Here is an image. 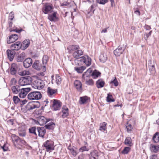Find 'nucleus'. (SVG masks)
Here are the masks:
<instances>
[{
    "label": "nucleus",
    "instance_id": "obj_63",
    "mask_svg": "<svg viewBox=\"0 0 159 159\" xmlns=\"http://www.w3.org/2000/svg\"><path fill=\"white\" fill-rule=\"evenodd\" d=\"M145 28L147 30H148L151 29L150 26L148 25H145Z\"/></svg>",
    "mask_w": 159,
    "mask_h": 159
},
{
    "label": "nucleus",
    "instance_id": "obj_20",
    "mask_svg": "<svg viewBox=\"0 0 159 159\" xmlns=\"http://www.w3.org/2000/svg\"><path fill=\"white\" fill-rule=\"evenodd\" d=\"M30 44V40L29 39H27L24 40L23 42L21 45V49L24 50L26 49L29 46Z\"/></svg>",
    "mask_w": 159,
    "mask_h": 159
},
{
    "label": "nucleus",
    "instance_id": "obj_52",
    "mask_svg": "<svg viewBox=\"0 0 159 159\" xmlns=\"http://www.w3.org/2000/svg\"><path fill=\"white\" fill-rule=\"evenodd\" d=\"M13 100L14 102L16 104L18 103V102L20 101V99L18 98L17 96H14L13 97Z\"/></svg>",
    "mask_w": 159,
    "mask_h": 159
},
{
    "label": "nucleus",
    "instance_id": "obj_34",
    "mask_svg": "<svg viewBox=\"0 0 159 159\" xmlns=\"http://www.w3.org/2000/svg\"><path fill=\"white\" fill-rule=\"evenodd\" d=\"M92 71L91 69L90 68L86 72L84 73L83 74V78L85 80L86 78H89L90 75V73Z\"/></svg>",
    "mask_w": 159,
    "mask_h": 159
},
{
    "label": "nucleus",
    "instance_id": "obj_13",
    "mask_svg": "<svg viewBox=\"0 0 159 159\" xmlns=\"http://www.w3.org/2000/svg\"><path fill=\"white\" fill-rule=\"evenodd\" d=\"M125 47H122L121 46L114 51V53L116 56H119L122 54L125 49Z\"/></svg>",
    "mask_w": 159,
    "mask_h": 159
},
{
    "label": "nucleus",
    "instance_id": "obj_64",
    "mask_svg": "<svg viewBox=\"0 0 159 159\" xmlns=\"http://www.w3.org/2000/svg\"><path fill=\"white\" fill-rule=\"evenodd\" d=\"M78 159H84V155L83 154L80 155L78 157Z\"/></svg>",
    "mask_w": 159,
    "mask_h": 159
},
{
    "label": "nucleus",
    "instance_id": "obj_43",
    "mask_svg": "<svg viewBox=\"0 0 159 159\" xmlns=\"http://www.w3.org/2000/svg\"><path fill=\"white\" fill-rule=\"evenodd\" d=\"M125 145L131 146L132 142L131 138L129 137L126 138L125 140Z\"/></svg>",
    "mask_w": 159,
    "mask_h": 159
},
{
    "label": "nucleus",
    "instance_id": "obj_27",
    "mask_svg": "<svg viewBox=\"0 0 159 159\" xmlns=\"http://www.w3.org/2000/svg\"><path fill=\"white\" fill-rule=\"evenodd\" d=\"M32 67L37 70H39L41 68L42 66L39 61L37 60L35 61Z\"/></svg>",
    "mask_w": 159,
    "mask_h": 159
},
{
    "label": "nucleus",
    "instance_id": "obj_59",
    "mask_svg": "<svg viewBox=\"0 0 159 159\" xmlns=\"http://www.w3.org/2000/svg\"><path fill=\"white\" fill-rule=\"evenodd\" d=\"M1 147L4 151H7L8 149V147L6 146V144H4L3 146H2Z\"/></svg>",
    "mask_w": 159,
    "mask_h": 159
},
{
    "label": "nucleus",
    "instance_id": "obj_60",
    "mask_svg": "<svg viewBox=\"0 0 159 159\" xmlns=\"http://www.w3.org/2000/svg\"><path fill=\"white\" fill-rule=\"evenodd\" d=\"M148 67H149V66H152V65H154V62H152V61L151 60L148 61Z\"/></svg>",
    "mask_w": 159,
    "mask_h": 159
},
{
    "label": "nucleus",
    "instance_id": "obj_30",
    "mask_svg": "<svg viewBox=\"0 0 159 159\" xmlns=\"http://www.w3.org/2000/svg\"><path fill=\"white\" fill-rule=\"evenodd\" d=\"M150 149L152 152H157L159 150V145L152 144L150 145Z\"/></svg>",
    "mask_w": 159,
    "mask_h": 159
},
{
    "label": "nucleus",
    "instance_id": "obj_23",
    "mask_svg": "<svg viewBox=\"0 0 159 159\" xmlns=\"http://www.w3.org/2000/svg\"><path fill=\"white\" fill-rule=\"evenodd\" d=\"M99 59L100 61L103 63L105 62L107 59L106 53L104 52L102 53L99 57Z\"/></svg>",
    "mask_w": 159,
    "mask_h": 159
},
{
    "label": "nucleus",
    "instance_id": "obj_19",
    "mask_svg": "<svg viewBox=\"0 0 159 159\" xmlns=\"http://www.w3.org/2000/svg\"><path fill=\"white\" fill-rule=\"evenodd\" d=\"M32 63V60L30 58H27L23 61L24 66L26 68H29L31 66Z\"/></svg>",
    "mask_w": 159,
    "mask_h": 159
},
{
    "label": "nucleus",
    "instance_id": "obj_28",
    "mask_svg": "<svg viewBox=\"0 0 159 159\" xmlns=\"http://www.w3.org/2000/svg\"><path fill=\"white\" fill-rule=\"evenodd\" d=\"M79 48L80 47L78 45H70L67 48V49L70 53L76 50H78Z\"/></svg>",
    "mask_w": 159,
    "mask_h": 159
},
{
    "label": "nucleus",
    "instance_id": "obj_31",
    "mask_svg": "<svg viewBox=\"0 0 159 159\" xmlns=\"http://www.w3.org/2000/svg\"><path fill=\"white\" fill-rule=\"evenodd\" d=\"M89 159H98V155L96 151H94L90 153Z\"/></svg>",
    "mask_w": 159,
    "mask_h": 159
},
{
    "label": "nucleus",
    "instance_id": "obj_50",
    "mask_svg": "<svg viewBox=\"0 0 159 159\" xmlns=\"http://www.w3.org/2000/svg\"><path fill=\"white\" fill-rule=\"evenodd\" d=\"M86 84L88 85H92L93 84V81L92 79H89V80H87L86 79Z\"/></svg>",
    "mask_w": 159,
    "mask_h": 159
},
{
    "label": "nucleus",
    "instance_id": "obj_51",
    "mask_svg": "<svg viewBox=\"0 0 159 159\" xmlns=\"http://www.w3.org/2000/svg\"><path fill=\"white\" fill-rule=\"evenodd\" d=\"M152 31H150L148 33H146L144 34V38L145 40H147L148 38L151 35Z\"/></svg>",
    "mask_w": 159,
    "mask_h": 159
},
{
    "label": "nucleus",
    "instance_id": "obj_5",
    "mask_svg": "<svg viewBox=\"0 0 159 159\" xmlns=\"http://www.w3.org/2000/svg\"><path fill=\"white\" fill-rule=\"evenodd\" d=\"M41 93L39 91H34L30 93L28 95V98L31 100H39L42 98Z\"/></svg>",
    "mask_w": 159,
    "mask_h": 159
},
{
    "label": "nucleus",
    "instance_id": "obj_1",
    "mask_svg": "<svg viewBox=\"0 0 159 159\" xmlns=\"http://www.w3.org/2000/svg\"><path fill=\"white\" fill-rule=\"evenodd\" d=\"M91 62V59L90 57L87 55H84L83 57L76 59L75 60V63L76 65H80L84 64L88 66L90 65Z\"/></svg>",
    "mask_w": 159,
    "mask_h": 159
},
{
    "label": "nucleus",
    "instance_id": "obj_17",
    "mask_svg": "<svg viewBox=\"0 0 159 159\" xmlns=\"http://www.w3.org/2000/svg\"><path fill=\"white\" fill-rule=\"evenodd\" d=\"M50 120V119H48L44 116H39L38 119V122L39 125H43Z\"/></svg>",
    "mask_w": 159,
    "mask_h": 159
},
{
    "label": "nucleus",
    "instance_id": "obj_55",
    "mask_svg": "<svg viewBox=\"0 0 159 159\" xmlns=\"http://www.w3.org/2000/svg\"><path fill=\"white\" fill-rule=\"evenodd\" d=\"M89 150V149L87 148L86 146L82 147L80 149V151L82 152L84 151H88Z\"/></svg>",
    "mask_w": 159,
    "mask_h": 159
},
{
    "label": "nucleus",
    "instance_id": "obj_24",
    "mask_svg": "<svg viewBox=\"0 0 159 159\" xmlns=\"http://www.w3.org/2000/svg\"><path fill=\"white\" fill-rule=\"evenodd\" d=\"M75 86L79 91H81L82 89V84L81 82L78 80H75L74 82Z\"/></svg>",
    "mask_w": 159,
    "mask_h": 159
},
{
    "label": "nucleus",
    "instance_id": "obj_16",
    "mask_svg": "<svg viewBox=\"0 0 159 159\" xmlns=\"http://www.w3.org/2000/svg\"><path fill=\"white\" fill-rule=\"evenodd\" d=\"M7 57L10 61H12L16 54V52L13 50H10L8 49L7 51Z\"/></svg>",
    "mask_w": 159,
    "mask_h": 159
},
{
    "label": "nucleus",
    "instance_id": "obj_35",
    "mask_svg": "<svg viewBox=\"0 0 159 159\" xmlns=\"http://www.w3.org/2000/svg\"><path fill=\"white\" fill-rule=\"evenodd\" d=\"M55 126V124L52 122H50L45 125V127L47 129H53Z\"/></svg>",
    "mask_w": 159,
    "mask_h": 159
},
{
    "label": "nucleus",
    "instance_id": "obj_36",
    "mask_svg": "<svg viewBox=\"0 0 159 159\" xmlns=\"http://www.w3.org/2000/svg\"><path fill=\"white\" fill-rule=\"evenodd\" d=\"M97 87L98 88L103 87L104 86L105 82L102 81V79L98 80L96 82Z\"/></svg>",
    "mask_w": 159,
    "mask_h": 159
},
{
    "label": "nucleus",
    "instance_id": "obj_58",
    "mask_svg": "<svg viewBox=\"0 0 159 159\" xmlns=\"http://www.w3.org/2000/svg\"><path fill=\"white\" fill-rule=\"evenodd\" d=\"M69 149L70 150L71 153L74 156H75L77 155V152L73 148H70Z\"/></svg>",
    "mask_w": 159,
    "mask_h": 159
},
{
    "label": "nucleus",
    "instance_id": "obj_25",
    "mask_svg": "<svg viewBox=\"0 0 159 159\" xmlns=\"http://www.w3.org/2000/svg\"><path fill=\"white\" fill-rule=\"evenodd\" d=\"M83 54V51L81 50L78 49L75 51L73 53V56L74 58L77 59L80 56L82 55Z\"/></svg>",
    "mask_w": 159,
    "mask_h": 159
},
{
    "label": "nucleus",
    "instance_id": "obj_38",
    "mask_svg": "<svg viewBox=\"0 0 159 159\" xmlns=\"http://www.w3.org/2000/svg\"><path fill=\"white\" fill-rule=\"evenodd\" d=\"M152 140L155 143H157L159 141V132H157L154 134L153 136Z\"/></svg>",
    "mask_w": 159,
    "mask_h": 159
},
{
    "label": "nucleus",
    "instance_id": "obj_21",
    "mask_svg": "<svg viewBox=\"0 0 159 159\" xmlns=\"http://www.w3.org/2000/svg\"><path fill=\"white\" fill-rule=\"evenodd\" d=\"M20 86L17 85L12 86L11 89L12 93L15 94H19L21 88Z\"/></svg>",
    "mask_w": 159,
    "mask_h": 159
},
{
    "label": "nucleus",
    "instance_id": "obj_49",
    "mask_svg": "<svg viewBox=\"0 0 159 159\" xmlns=\"http://www.w3.org/2000/svg\"><path fill=\"white\" fill-rule=\"evenodd\" d=\"M150 71L151 72V74H153L155 72V70L154 65L150 66L149 67Z\"/></svg>",
    "mask_w": 159,
    "mask_h": 159
},
{
    "label": "nucleus",
    "instance_id": "obj_26",
    "mask_svg": "<svg viewBox=\"0 0 159 159\" xmlns=\"http://www.w3.org/2000/svg\"><path fill=\"white\" fill-rule=\"evenodd\" d=\"M18 134L21 137H24L26 135V132L24 127H19L18 128Z\"/></svg>",
    "mask_w": 159,
    "mask_h": 159
},
{
    "label": "nucleus",
    "instance_id": "obj_18",
    "mask_svg": "<svg viewBox=\"0 0 159 159\" xmlns=\"http://www.w3.org/2000/svg\"><path fill=\"white\" fill-rule=\"evenodd\" d=\"M12 50H18L20 49H21V45L20 42L18 41L12 44L11 46Z\"/></svg>",
    "mask_w": 159,
    "mask_h": 159
},
{
    "label": "nucleus",
    "instance_id": "obj_33",
    "mask_svg": "<svg viewBox=\"0 0 159 159\" xmlns=\"http://www.w3.org/2000/svg\"><path fill=\"white\" fill-rule=\"evenodd\" d=\"M29 131L30 133L37 137V134L36 133V131H37V127H31L29 129Z\"/></svg>",
    "mask_w": 159,
    "mask_h": 159
},
{
    "label": "nucleus",
    "instance_id": "obj_48",
    "mask_svg": "<svg viewBox=\"0 0 159 159\" xmlns=\"http://www.w3.org/2000/svg\"><path fill=\"white\" fill-rule=\"evenodd\" d=\"M130 148L129 147H126L121 152L123 154H127L129 151Z\"/></svg>",
    "mask_w": 159,
    "mask_h": 159
},
{
    "label": "nucleus",
    "instance_id": "obj_61",
    "mask_svg": "<svg viewBox=\"0 0 159 159\" xmlns=\"http://www.w3.org/2000/svg\"><path fill=\"white\" fill-rule=\"evenodd\" d=\"M108 28H109V27H108L106 28H105V29H103L101 31V33H106L107 31V29H108Z\"/></svg>",
    "mask_w": 159,
    "mask_h": 159
},
{
    "label": "nucleus",
    "instance_id": "obj_57",
    "mask_svg": "<svg viewBox=\"0 0 159 159\" xmlns=\"http://www.w3.org/2000/svg\"><path fill=\"white\" fill-rule=\"evenodd\" d=\"M108 0H97L98 2L102 4H104L107 2Z\"/></svg>",
    "mask_w": 159,
    "mask_h": 159
},
{
    "label": "nucleus",
    "instance_id": "obj_56",
    "mask_svg": "<svg viewBox=\"0 0 159 159\" xmlns=\"http://www.w3.org/2000/svg\"><path fill=\"white\" fill-rule=\"evenodd\" d=\"M16 83V80L14 78H12L10 82V85H12L15 84Z\"/></svg>",
    "mask_w": 159,
    "mask_h": 159
},
{
    "label": "nucleus",
    "instance_id": "obj_62",
    "mask_svg": "<svg viewBox=\"0 0 159 159\" xmlns=\"http://www.w3.org/2000/svg\"><path fill=\"white\" fill-rule=\"evenodd\" d=\"M12 24H13V22L12 21V20H9L8 24H9V27H12Z\"/></svg>",
    "mask_w": 159,
    "mask_h": 159
},
{
    "label": "nucleus",
    "instance_id": "obj_22",
    "mask_svg": "<svg viewBox=\"0 0 159 159\" xmlns=\"http://www.w3.org/2000/svg\"><path fill=\"white\" fill-rule=\"evenodd\" d=\"M69 109L66 106H63L62 109V112L63 113L61 116L63 118H65L69 115Z\"/></svg>",
    "mask_w": 159,
    "mask_h": 159
},
{
    "label": "nucleus",
    "instance_id": "obj_41",
    "mask_svg": "<svg viewBox=\"0 0 159 159\" xmlns=\"http://www.w3.org/2000/svg\"><path fill=\"white\" fill-rule=\"evenodd\" d=\"M100 72L96 70H94L92 73L93 78L94 79H95L96 78L98 77L100 75Z\"/></svg>",
    "mask_w": 159,
    "mask_h": 159
},
{
    "label": "nucleus",
    "instance_id": "obj_37",
    "mask_svg": "<svg viewBox=\"0 0 159 159\" xmlns=\"http://www.w3.org/2000/svg\"><path fill=\"white\" fill-rule=\"evenodd\" d=\"M57 92L56 90L52 89L50 87H48V88L47 93L49 96H51L53 95Z\"/></svg>",
    "mask_w": 159,
    "mask_h": 159
},
{
    "label": "nucleus",
    "instance_id": "obj_15",
    "mask_svg": "<svg viewBox=\"0 0 159 159\" xmlns=\"http://www.w3.org/2000/svg\"><path fill=\"white\" fill-rule=\"evenodd\" d=\"M57 12H53L51 14H49L48 16V19L51 21L56 22L58 20V18L56 16Z\"/></svg>",
    "mask_w": 159,
    "mask_h": 159
},
{
    "label": "nucleus",
    "instance_id": "obj_9",
    "mask_svg": "<svg viewBox=\"0 0 159 159\" xmlns=\"http://www.w3.org/2000/svg\"><path fill=\"white\" fill-rule=\"evenodd\" d=\"M43 146L45 148L47 152H51L54 150L53 144L51 141H46L44 143Z\"/></svg>",
    "mask_w": 159,
    "mask_h": 159
},
{
    "label": "nucleus",
    "instance_id": "obj_8",
    "mask_svg": "<svg viewBox=\"0 0 159 159\" xmlns=\"http://www.w3.org/2000/svg\"><path fill=\"white\" fill-rule=\"evenodd\" d=\"M52 108L54 111L59 110L61 108L62 105L61 102L59 100L54 99L52 101Z\"/></svg>",
    "mask_w": 159,
    "mask_h": 159
},
{
    "label": "nucleus",
    "instance_id": "obj_40",
    "mask_svg": "<svg viewBox=\"0 0 159 159\" xmlns=\"http://www.w3.org/2000/svg\"><path fill=\"white\" fill-rule=\"evenodd\" d=\"M85 68L86 67L83 66L80 67H75V70L79 73H82Z\"/></svg>",
    "mask_w": 159,
    "mask_h": 159
},
{
    "label": "nucleus",
    "instance_id": "obj_29",
    "mask_svg": "<svg viewBox=\"0 0 159 159\" xmlns=\"http://www.w3.org/2000/svg\"><path fill=\"white\" fill-rule=\"evenodd\" d=\"M48 57L47 55L43 56V71H44L46 70V68L45 67V65L47 64V62L48 60Z\"/></svg>",
    "mask_w": 159,
    "mask_h": 159
},
{
    "label": "nucleus",
    "instance_id": "obj_4",
    "mask_svg": "<svg viewBox=\"0 0 159 159\" xmlns=\"http://www.w3.org/2000/svg\"><path fill=\"white\" fill-rule=\"evenodd\" d=\"M44 82L43 80L38 79H33L31 84L34 88L38 89H42L44 87Z\"/></svg>",
    "mask_w": 159,
    "mask_h": 159
},
{
    "label": "nucleus",
    "instance_id": "obj_45",
    "mask_svg": "<svg viewBox=\"0 0 159 159\" xmlns=\"http://www.w3.org/2000/svg\"><path fill=\"white\" fill-rule=\"evenodd\" d=\"M126 129L127 132L128 133H130L133 129V127L131 125L127 123L126 124Z\"/></svg>",
    "mask_w": 159,
    "mask_h": 159
},
{
    "label": "nucleus",
    "instance_id": "obj_32",
    "mask_svg": "<svg viewBox=\"0 0 159 159\" xmlns=\"http://www.w3.org/2000/svg\"><path fill=\"white\" fill-rule=\"evenodd\" d=\"M25 56L24 52H22L17 57L16 61L18 62H23Z\"/></svg>",
    "mask_w": 159,
    "mask_h": 159
},
{
    "label": "nucleus",
    "instance_id": "obj_2",
    "mask_svg": "<svg viewBox=\"0 0 159 159\" xmlns=\"http://www.w3.org/2000/svg\"><path fill=\"white\" fill-rule=\"evenodd\" d=\"M11 137L14 145L18 148H20L23 145H25L26 143L24 139H21L15 134H11Z\"/></svg>",
    "mask_w": 159,
    "mask_h": 159
},
{
    "label": "nucleus",
    "instance_id": "obj_11",
    "mask_svg": "<svg viewBox=\"0 0 159 159\" xmlns=\"http://www.w3.org/2000/svg\"><path fill=\"white\" fill-rule=\"evenodd\" d=\"M31 90L30 88H21L20 91L19 93V96L21 98H24L26 96L28 93Z\"/></svg>",
    "mask_w": 159,
    "mask_h": 159
},
{
    "label": "nucleus",
    "instance_id": "obj_46",
    "mask_svg": "<svg viewBox=\"0 0 159 159\" xmlns=\"http://www.w3.org/2000/svg\"><path fill=\"white\" fill-rule=\"evenodd\" d=\"M56 83L58 85L60 84L61 81V77L58 75H57L56 76Z\"/></svg>",
    "mask_w": 159,
    "mask_h": 159
},
{
    "label": "nucleus",
    "instance_id": "obj_53",
    "mask_svg": "<svg viewBox=\"0 0 159 159\" xmlns=\"http://www.w3.org/2000/svg\"><path fill=\"white\" fill-rule=\"evenodd\" d=\"M110 83L111 84H113L114 85L116 86H117L118 85V82L116 77H115V79L114 80L111 81Z\"/></svg>",
    "mask_w": 159,
    "mask_h": 159
},
{
    "label": "nucleus",
    "instance_id": "obj_47",
    "mask_svg": "<svg viewBox=\"0 0 159 159\" xmlns=\"http://www.w3.org/2000/svg\"><path fill=\"white\" fill-rule=\"evenodd\" d=\"M29 72L28 71H26V70H22V71H18V74L20 75V76H24L26 75H28V73Z\"/></svg>",
    "mask_w": 159,
    "mask_h": 159
},
{
    "label": "nucleus",
    "instance_id": "obj_12",
    "mask_svg": "<svg viewBox=\"0 0 159 159\" xmlns=\"http://www.w3.org/2000/svg\"><path fill=\"white\" fill-rule=\"evenodd\" d=\"M37 132L38 136L42 138H44V136L46 133V130L45 128L43 127H37Z\"/></svg>",
    "mask_w": 159,
    "mask_h": 159
},
{
    "label": "nucleus",
    "instance_id": "obj_6",
    "mask_svg": "<svg viewBox=\"0 0 159 159\" xmlns=\"http://www.w3.org/2000/svg\"><path fill=\"white\" fill-rule=\"evenodd\" d=\"M21 69V66L19 64L16 63L12 64L10 68V73L12 75H15L17 72L20 71Z\"/></svg>",
    "mask_w": 159,
    "mask_h": 159
},
{
    "label": "nucleus",
    "instance_id": "obj_14",
    "mask_svg": "<svg viewBox=\"0 0 159 159\" xmlns=\"http://www.w3.org/2000/svg\"><path fill=\"white\" fill-rule=\"evenodd\" d=\"M18 38L17 34H13L9 36V38L7 39V42L8 44H10L15 42Z\"/></svg>",
    "mask_w": 159,
    "mask_h": 159
},
{
    "label": "nucleus",
    "instance_id": "obj_54",
    "mask_svg": "<svg viewBox=\"0 0 159 159\" xmlns=\"http://www.w3.org/2000/svg\"><path fill=\"white\" fill-rule=\"evenodd\" d=\"M14 17V14L13 12H11L9 14V20H12Z\"/></svg>",
    "mask_w": 159,
    "mask_h": 159
},
{
    "label": "nucleus",
    "instance_id": "obj_39",
    "mask_svg": "<svg viewBox=\"0 0 159 159\" xmlns=\"http://www.w3.org/2000/svg\"><path fill=\"white\" fill-rule=\"evenodd\" d=\"M88 99V98L87 96H84L80 97L79 101V103L80 104H84L85 103Z\"/></svg>",
    "mask_w": 159,
    "mask_h": 159
},
{
    "label": "nucleus",
    "instance_id": "obj_7",
    "mask_svg": "<svg viewBox=\"0 0 159 159\" xmlns=\"http://www.w3.org/2000/svg\"><path fill=\"white\" fill-rule=\"evenodd\" d=\"M40 106L39 102H29L26 106L25 108L27 110L30 111L36 108H38Z\"/></svg>",
    "mask_w": 159,
    "mask_h": 159
},
{
    "label": "nucleus",
    "instance_id": "obj_3",
    "mask_svg": "<svg viewBox=\"0 0 159 159\" xmlns=\"http://www.w3.org/2000/svg\"><path fill=\"white\" fill-rule=\"evenodd\" d=\"M33 79L30 76L22 77L20 78L19 80V83L20 86H24L32 84Z\"/></svg>",
    "mask_w": 159,
    "mask_h": 159
},
{
    "label": "nucleus",
    "instance_id": "obj_44",
    "mask_svg": "<svg viewBox=\"0 0 159 159\" xmlns=\"http://www.w3.org/2000/svg\"><path fill=\"white\" fill-rule=\"evenodd\" d=\"M113 97L112 95L110 93L107 94V101L108 102H114L115 101V99L112 98Z\"/></svg>",
    "mask_w": 159,
    "mask_h": 159
},
{
    "label": "nucleus",
    "instance_id": "obj_42",
    "mask_svg": "<svg viewBox=\"0 0 159 159\" xmlns=\"http://www.w3.org/2000/svg\"><path fill=\"white\" fill-rule=\"evenodd\" d=\"M107 123L105 122H103L100 124V127L99 129L101 131H105L106 130V125Z\"/></svg>",
    "mask_w": 159,
    "mask_h": 159
},
{
    "label": "nucleus",
    "instance_id": "obj_10",
    "mask_svg": "<svg viewBox=\"0 0 159 159\" xmlns=\"http://www.w3.org/2000/svg\"><path fill=\"white\" fill-rule=\"evenodd\" d=\"M53 9L52 4L50 3H46L42 7V11L45 14H47Z\"/></svg>",
    "mask_w": 159,
    "mask_h": 159
}]
</instances>
